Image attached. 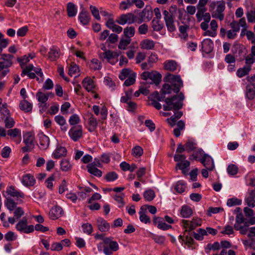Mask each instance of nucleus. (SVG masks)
<instances>
[{
  "label": "nucleus",
  "instance_id": "obj_31",
  "mask_svg": "<svg viewBox=\"0 0 255 255\" xmlns=\"http://www.w3.org/2000/svg\"><path fill=\"white\" fill-rule=\"evenodd\" d=\"M59 57V49L57 47L52 46L48 52V58L51 61H55Z\"/></svg>",
  "mask_w": 255,
  "mask_h": 255
},
{
  "label": "nucleus",
  "instance_id": "obj_24",
  "mask_svg": "<svg viewBox=\"0 0 255 255\" xmlns=\"http://www.w3.org/2000/svg\"><path fill=\"white\" fill-rule=\"evenodd\" d=\"M13 58V56L9 54L2 53L0 54V59L2 60L1 62L3 63L7 68L12 65V59Z\"/></svg>",
  "mask_w": 255,
  "mask_h": 255
},
{
  "label": "nucleus",
  "instance_id": "obj_43",
  "mask_svg": "<svg viewBox=\"0 0 255 255\" xmlns=\"http://www.w3.org/2000/svg\"><path fill=\"white\" fill-rule=\"evenodd\" d=\"M186 188V183L182 180L178 181L174 186V189L179 193H182L184 192Z\"/></svg>",
  "mask_w": 255,
  "mask_h": 255
},
{
  "label": "nucleus",
  "instance_id": "obj_10",
  "mask_svg": "<svg viewBox=\"0 0 255 255\" xmlns=\"http://www.w3.org/2000/svg\"><path fill=\"white\" fill-rule=\"evenodd\" d=\"M15 228L17 231L25 234H29L34 231V226L27 225V219L26 218H23L20 220L16 224Z\"/></svg>",
  "mask_w": 255,
  "mask_h": 255
},
{
  "label": "nucleus",
  "instance_id": "obj_50",
  "mask_svg": "<svg viewBox=\"0 0 255 255\" xmlns=\"http://www.w3.org/2000/svg\"><path fill=\"white\" fill-rule=\"evenodd\" d=\"M134 33L135 28L133 26L127 27L124 29V34L126 37L130 38L134 36Z\"/></svg>",
  "mask_w": 255,
  "mask_h": 255
},
{
  "label": "nucleus",
  "instance_id": "obj_51",
  "mask_svg": "<svg viewBox=\"0 0 255 255\" xmlns=\"http://www.w3.org/2000/svg\"><path fill=\"white\" fill-rule=\"evenodd\" d=\"M242 201L237 198H230L227 200V205L229 207H233L237 205H240L242 204Z\"/></svg>",
  "mask_w": 255,
  "mask_h": 255
},
{
  "label": "nucleus",
  "instance_id": "obj_3",
  "mask_svg": "<svg viewBox=\"0 0 255 255\" xmlns=\"http://www.w3.org/2000/svg\"><path fill=\"white\" fill-rule=\"evenodd\" d=\"M165 78L166 81L171 83V85L165 84L163 86L161 91L163 94H170L172 91L178 93L183 86V82L179 76L169 74Z\"/></svg>",
  "mask_w": 255,
  "mask_h": 255
},
{
  "label": "nucleus",
  "instance_id": "obj_37",
  "mask_svg": "<svg viewBox=\"0 0 255 255\" xmlns=\"http://www.w3.org/2000/svg\"><path fill=\"white\" fill-rule=\"evenodd\" d=\"M60 169L63 171H68L71 169L72 165L67 159H63L60 163Z\"/></svg>",
  "mask_w": 255,
  "mask_h": 255
},
{
  "label": "nucleus",
  "instance_id": "obj_52",
  "mask_svg": "<svg viewBox=\"0 0 255 255\" xmlns=\"http://www.w3.org/2000/svg\"><path fill=\"white\" fill-rule=\"evenodd\" d=\"M143 196L146 201H151L154 198L155 194L153 190L149 189L144 192Z\"/></svg>",
  "mask_w": 255,
  "mask_h": 255
},
{
  "label": "nucleus",
  "instance_id": "obj_54",
  "mask_svg": "<svg viewBox=\"0 0 255 255\" xmlns=\"http://www.w3.org/2000/svg\"><path fill=\"white\" fill-rule=\"evenodd\" d=\"M207 235L206 230L203 229H199L197 230V233H194V238L199 241L202 240L203 237Z\"/></svg>",
  "mask_w": 255,
  "mask_h": 255
},
{
  "label": "nucleus",
  "instance_id": "obj_34",
  "mask_svg": "<svg viewBox=\"0 0 255 255\" xmlns=\"http://www.w3.org/2000/svg\"><path fill=\"white\" fill-rule=\"evenodd\" d=\"M67 11L69 17H73L77 13V8L73 3L70 2L67 4Z\"/></svg>",
  "mask_w": 255,
  "mask_h": 255
},
{
  "label": "nucleus",
  "instance_id": "obj_38",
  "mask_svg": "<svg viewBox=\"0 0 255 255\" xmlns=\"http://www.w3.org/2000/svg\"><path fill=\"white\" fill-rule=\"evenodd\" d=\"M185 10L184 8L178 9L177 13H178L179 22L184 23L185 21H190V18L187 15L184 14Z\"/></svg>",
  "mask_w": 255,
  "mask_h": 255
},
{
  "label": "nucleus",
  "instance_id": "obj_18",
  "mask_svg": "<svg viewBox=\"0 0 255 255\" xmlns=\"http://www.w3.org/2000/svg\"><path fill=\"white\" fill-rule=\"evenodd\" d=\"M201 47L203 52L206 53H209L213 49V42L209 38H206L202 41L201 43Z\"/></svg>",
  "mask_w": 255,
  "mask_h": 255
},
{
  "label": "nucleus",
  "instance_id": "obj_13",
  "mask_svg": "<svg viewBox=\"0 0 255 255\" xmlns=\"http://www.w3.org/2000/svg\"><path fill=\"white\" fill-rule=\"evenodd\" d=\"M164 19L168 30L170 32H173L176 30V26L174 23V18L170 14L167 10H164Z\"/></svg>",
  "mask_w": 255,
  "mask_h": 255
},
{
  "label": "nucleus",
  "instance_id": "obj_32",
  "mask_svg": "<svg viewBox=\"0 0 255 255\" xmlns=\"http://www.w3.org/2000/svg\"><path fill=\"white\" fill-rule=\"evenodd\" d=\"M19 108L25 112H30L32 109V104L25 99L20 102Z\"/></svg>",
  "mask_w": 255,
  "mask_h": 255
},
{
  "label": "nucleus",
  "instance_id": "obj_16",
  "mask_svg": "<svg viewBox=\"0 0 255 255\" xmlns=\"http://www.w3.org/2000/svg\"><path fill=\"white\" fill-rule=\"evenodd\" d=\"M63 214L64 211L61 207L55 206L50 209L49 216L52 220H56L63 216Z\"/></svg>",
  "mask_w": 255,
  "mask_h": 255
},
{
  "label": "nucleus",
  "instance_id": "obj_62",
  "mask_svg": "<svg viewBox=\"0 0 255 255\" xmlns=\"http://www.w3.org/2000/svg\"><path fill=\"white\" fill-rule=\"evenodd\" d=\"M238 171V168L234 164L229 165L227 168V172L230 175H236Z\"/></svg>",
  "mask_w": 255,
  "mask_h": 255
},
{
  "label": "nucleus",
  "instance_id": "obj_61",
  "mask_svg": "<svg viewBox=\"0 0 255 255\" xmlns=\"http://www.w3.org/2000/svg\"><path fill=\"white\" fill-rule=\"evenodd\" d=\"M54 180L55 176L53 175H51L46 180L45 184L47 188L50 190L52 189Z\"/></svg>",
  "mask_w": 255,
  "mask_h": 255
},
{
  "label": "nucleus",
  "instance_id": "obj_21",
  "mask_svg": "<svg viewBox=\"0 0 255 255\" xmlns=\"http://www.w3.org/2000/svg\"><path fill=\"white\" fill-rule=\"evenodd\" d=\"M81 11L79 15V19L80 22L83 25H87L89 23L90 19V15L88 11L83 6L81 7Z\"/></svg>",
  "mask_w": 255,
  "mask_h": 255
},
{
  "label": "nucleus",
  "instance_id": "obj_60",
  "mask_svg": "<svg viewBox=\"0 0 255 255\" xmlns=\"http://www.w3.org/2000/svg\"><path fill=\"white\" fill-rule=\"evenodd\" d=\"M255 62V58L250 55L245 57V66L249 67L252 69V65Z\"/></svg>",
  "mask_w": 255,
  "mask_h": 255
},
{
  "label": "nucleus",
  "instance_id": "obj_33",
  "mask_svg": "<svg viewBox=\"0 0 255 255\" xmlns=\"http://www.w3.org/2000/svg\"><path fill=\"white\" fill-rule=\"evenodd\" d=\"M139 220L140 221L144 223L147 224L150 222V218L146 214V209L141 207L139 212Z\"/></svg>",
  "mask_w": 255,
  "mask_h": 255
},
{
  "label": "nucleus",
  "instance_id": "obj_19",
  "mask_svg": "<svg viewBox=\"0 0 255 255\" xmlns=\"http://www.w3.org/2000/svg\"><path fill=\"white\" fill-rule=\"evenodd\" d=\"M21 182L24 186L30 187L35 184L36 180L33 176L29 174H26L22 176Z\"/></svg>",
  "mask_w": 255,
  "mask_h": 255
},
{
  "label": "nucleus",
  "instance_id": "obj_55",
  "mask_svg": "<svg viewBox=\"0 0 255 255\" xmlns=\"http://www.w3.org/2000/svg\"><path fill=\"white\" fill-rule=\"evenodd\" d=\"M135 78L136 74L135 73H131L125 81L124 85L126 86H129L133 84L135 81Z\"/></svg>",
  "mask_w": 255,
  "mask_h": 255
},
{
  "label": "nucleus",
  "instance_id": "obj_64",
  "mask_svg": "<svg viewBox=\"0 0 255 255\" xmlns=\"http://www.w3.org/2000/svg\"><path fill=\"white\" fill-rule=\"evenodd\" d=\"M246 15L249 22L255 23V11L250 10L247 12Z\"/></svg>",
  "mask_w": 255,
  "mask_h": 255
},
{
  "label": "nucleus",
  "instance_id": "obj_42",
  "mask_svg": "<svg viewBox=\"0 0 255 255\" xmlns=\"http://www.w3.org/2000/svg\"><path fill=\"white\" fill-rule=\"evenodd\" d=\"M182 116V113L181 112H176L174 113V115L171 117L169 119H168V123L171 126H174L178 119L180 118Z\"/></svg>",
  "mask_w": 255,
  "mask_h": 255
},
{
  "label": "nucleus",
  "instance_id": "obj_7",
  "mask_svg": "<svg viewBox=\"0 0 255 255\" xmlns=\"http://www.w3.org/2000/svg\"><path fill=\"white\" fill-rule=\"evenodd\" d=\"M186 157L185 155L180 154H176L174 156V160L177 162L176 165V169L181 170L184 174L188 172L190 164V162L186 160Z\"/></svg>",
  "mask_w": 255,
  "mask_h": 255
},
{
  "label": "nucleus",
  "instance_id": "obj_1",
  "mask_svg": "<svg viewBox=\"0 0 255 255\" xmlns=\"http://www.w3.org/2000/svg\"><path fill=\"white\" fill-rule=\"evenodd\" d=\"M202 220L199 218H193L191 220H182L181 225L184 229L183 235L179 236V240L188 248H190L193 244L194 239L191 236L190 232L202 225Z\"/></svg>",
  "mask_w": 255,
  "mask_h": 255
},
{
  "label": "nucleus",
  "instance_id": "obj_12",
  "mask_svg": "<svg viewBox=\"0 0 255 255\" xmlns=\"http://www.w3.org/2000/svg\"><path fill=\"white\" fill-rule=\"evenodd\" d=\"M70 137L74 141L81 138L83 135V128L81 125L72 127L68 132Z\"/></svg>",
  "mask_w": 255,
  "mask_h": 255
},
{
  "label": "nucleus",
  "instance_id": "obj_29",
  "mask_svg": "<svg viewBox=\"0 0 255 255\" xmlns=\"http://www.w3.org/2000/svg\"><path fill=\"white\" fill-rule=\"evenodd\" d=\"M34 136L31 132H27L23 134V141L28 146L34 145Z\"/></svg>",
  "mask_w": 255,
  "mask_h": 255
},
{
  "label": "nucleus",
  "instance_id": "obj_11",
  "mask_svg": "<svg viewBox=\"0 0 255 255\" xmlns=\"http://www.w3.org/2000/svg\"><path fill=\"white\" fill-rule=\"evenodd\" d=\"M119 55L120 53L117 52L107 50L100 54V57L103 59H106L111 64H115L118 61Z\"/></svg>",
  "mask_w": 255,
  "mask_h": 255
},
{
  "label": "nucleus",
  "instance_id": "obj_39",
  "mask_svg": "<svg viewBox=\"0 0 255 255\" xmlns=\"http://www.w3.org/2000/svg\"><path fill=\"white\" fill-rule=\"evenodd\" d=\"M251 69L250 67L245 65L242 68L238 69L236 72L237 76L239 78L243 77L247 75L251 71Z\"/></svg>",
  "mask_w": 255,
  "mask_h": 255
},
{
  "label": "nucleus",
  "instance_id": "obj_4",
  "mask_svg": "<svg viewBox=\"0 0 255 255\" xmlns=\"http://www.w3.org/2000/svg\"><path fill=\"white\" fill-rule=\"evenodd\" d=\"M225 2L223 0L213 1L210 3L209 11L213 18L222 21L224 19V11L226 8Z\"/></svg>",
  "mask_w": 255,
  "mask_h": 255
},
{
  "label": "nucleus",
  "instance_id": "obj_36",
  "mask_svg": "<svg viewBox=\"0 0 255 255\" xmlns=\"http://www.w3.org/2000/svg\"><path fill=\"white\" fill-rule=\"evenodd\" d=\"M164 66L165 69L167 70L174 71L177 68V64L175 61L170 60L166 61L164 63Z\"/></svg>",
  "mask_w": 255,
  "mask_h": 255
},
{
  "label": "nucleus",
  "instance_id": "obj_48",
  "mask_svg": "<svg viewBox=\"0 0 255 255\" xmlns=\"http://www.w3.org/2000/svg\"><path fill=\"white\" fill-rule=\"evenodd\" d=\"M3 121L5 127L7 128H12L15 125V121L10 116L3 118Z\"/></svg>",
  "mask_w": 255,
  "mask_h": 255
},
{
  "label": "nucleus",
  "instance_id": "obj_57",
  "mask_svg": "<svg viewBox=\"0 0 255 255\" xmlns=\"http://www.w3.org/2000/svg\"><path fill=\"white\" fill-rule=\"evenodd\" d=\"M82 228L84 233L89 235H91L93 231L92 225L88 223L83 224Z\"/></svg>",
  "mask_w": 255,
  "mask_h": 255
},
{
  "label": "nucleus",
  "instance_id": "obj_28",
  "mask_svg": "<svg viewBox=\"0 0 255 255\" xmlns=\"http://www.w3.org/2000/svg\"><path fill=\"white\" fill-rule=\"evenodd\" d=\"M98 126V121L97 119L91 115L88 119V129L90 132H93L96 130Z\"/></svg>",
  "mask_w": 255,
  "mask_h": 255
},
{
  "label": "nucleus",
  "instance_id": "obj_23",
  "mask_svg": "<svg viewBox=\"0 0 255 255\" xmlns=\"http://www.w3.org/2000/svg\"><path fill=\"white\" fill-rule=\"evenodd\" d=\"M97 225L99 230L102 232L108 231L110 229L109 224L101 217L97 219Z\"/></svg>",
  "mask_w": 255,
  "mask_h": 255
},
{
  "label": "nucleus",
  "instance_id": "obj_40",
  "mask_svg": "<svg viewBox=\"0 0 255 255\" xmlns=\"http://www.w3.org/2000/svg\"><path fill=\"white\" fill-rule=\"evenodd\" d=\"M255 192L252 191L248 197L246 198L245 202L246 204L252 208L255 206Z\"/></svg>",
  "mask_w": 255,
  "mask_h": 255
},
{
  "label": "nucleus",
  "instance_id": "obj_46",
  "mask_svg": "<svg viewBox=\"0 0 255 255\" xmlns=\"http://www.w3.org/2000/svg\"><path fill=\"white\" fill-rule=\"evenodd\" d=\"M133 5V0H126L121 1L119 8L122 10H125Z\"/></svg>",
  "mask_w": 255,
  "mask_h": 255
},
{
  "label": "nucleus",
  "instance_id": "obj_63",
  "mask_svg": "<svg viewBox=\"0 0 255 255\" xmlns=\"http://www.w3.org/2000/svg\"><path fill=\"white\" fill-rule=\"evenodd\" d=\"M131 73L133 72L128 69H123L120 74L119 75V78L121 80H124L126 78H128V77L129 76V75H130Z\"/></svg>",
  "mask_w": 255,
  "mask_h": 255
},
{
  "label": "nucleus",
  "instance_id": "obj_14",
  "mask_svg": "<svg viewBox=\"0 0 255 255\" xmlns=\"http://www.w3.org/2000/svg\"><path fill=\"white\" fill-rule=\"evenodd\" d=\"M82 85L83 88L88 92L94 93L96 88L95 82L89 77H87L83 80Z\"/></svg>",
  "mask_w": 255,
  "mask_h": 255
},
{
  "label": "nucleus",
  "instance_id": "obj_26",
  "mask_svg": "<svg viewBox=\"0 0 255 255\" xmlns=\"http://www.w3.org/2000/svg\"><path fill=\"white\" fill-rule=\"evenodd\" d=\"M40 147L42 149H47L50 144V139L46 135L41 133L39 135Z\"/></svg>",
  "mask_w": 255,
  "mask_h": 255
},
{
  "label": "nucleus",
  "instance_id": "obj_30",
  "mask_svg": "<svg viewBox=\"0 0 255 255\" xmlns=\"http://www.w3.org/2000/svg\"><path fill=\"white\" fill-rule=\"evenodd\" d=\"M193 214V210L189 206L184 205L181 207L180 215L183 218H189Z\"/></svg>",
  "mask_w": 255,
  "mask_h": 255
},
{
  "label": "nucleus",
  "instance_id": "obj_45",
  "mask_svg": "<svg viewBox=\"0 0 255 255\" xmlns=\"http://www.w3.org/2000/svg\"><path fill=\"white\" fill-rule=\"evenodd\" d=\"M143 153V149L138 145L134 146L131 150V154L135 157L138 158L140 157Z\"/></svg>",
  "mask_w": 255,
  "mask_h": 255
},
{
  "label": "nucleus",
  "instance_id": "obj_49",
  "mask_svg": "<svg viewBox=\"0 0 255 255\" xmlns=\"http://www.w3.org/2000/svg\"><path fill=\"white\" fill-rule=\"evenodd\" d=\"M80 121V117L75 114L71 116L69 119V124L73 127L79 124Z\"/></svg>",
  "mask_w": 255,
  "mask_h": 255
},
{
  "label": "nucleus",
  "instance_id": "obj_56",
  "mask_svg": "<svg viewBox=\"0 0 255 255\" xmlns=\"http://www.w3.org/2000/svg\"><path fill=\"white\" fill-rule=\"evenodd\" d=\"M90 68L94 70H100L101 67V63L98 59H93L91 60L90 64Z\"/></svg>",
  "mask_w": 255,
  "mask_h": 255
},
{
  "label": "nucleus",
  "instance_id": "obj_9",
  "mask_svg": "<svg viewBox=\"0 0 255 255\" xmlns=\"http://www.w3.org/2000/svg\"><path fill=\"white\" fill-rule=\"evenodd\" d=\"M141 78L144 80H150L154 83L158 84L161 81V75L156 71H144L141 74Z\"/></svg>",
  "mask_w": 255,
  "mask_h": 255
},
{
  "label": "nucleus",
  "instance_id": "obj_47",
  "mask_svg": "<svg viewBox=\"0 0 255 255\" xmlns=\"http://www.w3.org/2000/svg\"><path fill=\"white\" fill-rule=\"evenodd\" d=\"M4 204L7 209L10 212L14 211V209L17 207L16 203L10 198H7L6 199V201Z\"/></svg>",
  "mask_w": 255,
  "mask_h": 255
},
{
  "label": "nucleus",
  "instance_id": "obj_6",
  "mask_svg": "<svg viewBox=\"0 0 255 255\" xmlns=\"http://www.w3.org/2000/svg\"><path fill=\"white\" fill-rule=\"evenodd\" d=\"M195 159H199V160L203 164V165L209 171H212L215 167L213 159L208 154L205 153L204 151L200 149L192 155Z\"/></svg>",
  "mask_w": 255,
  "mask_h": 255
},
{
  "label": "nucleus",
  "instance_id": "obj_58",
  "mask_svg": "<svg viewBox=\"0 0 255 255\" xmlns=\"http://www.w3.org/2000/svg\"><path fill=\"white\" fill-rule=\"evenodd\" d=\"M36 97L38 102L42 104L45 103L48 99V95L40 92L37 93Z\"/></svg>",
  "mask_w": 255,
  "mask_h": 255
},
{
  "label": "nucleus",
  "instance_id": "obj_35",
  "mask_svg": "<svg viewBox=\"0 0 255 255\" xmlns=\"http://www.w3.org/2000/svg\"><path fill=\"white\" fill-rule=\"evenodd\" d=\"M88 171L91 174L98 177H101L102 175V172L97 168L94 165L93 163L89 164L87 166Z\"/></svg>",
  "mask_w": 255,
  "mask_h": 255
},
{
  "label": "nucleus",
  "instance_id": "obj_15",
  "mask_svg": "<svg viewBox=\"0 0 255 255\" xmlns=\"http://www.w3.org/2000/svg\"><path fill=\"white\" fill-rule=\"evenodd\" d=\"M7 134L10 138L14 140L17 144L19 143L21 141V130L17 128L7 130Z\"/></svg>",
  "mask_w": 255,
  "mask_h": 255
},
{
  "label": "nucleus",
  "instance_id": "obj_20",
  "mask_svg": "<svg viewBox=\"0 0 255 255\" xmlns=\"http://www.w3.org/2000/svg\"><path fill=\"white\" fill-rule=\"evenodd\" d=\"M189 21H185L183 25H180V22H178L179 30L180 34V36L182 39H186L188 36L187 31L189 30Z\"/></svg>",
  "mask_w": 255,
  "mask_h": 255
},
{
  "label": "nucleus",
  "instance_id": "obj_41",
  "mask_svg": "<svg viewBox=\"0 0 255 255\" xmlns=\"http://www.w3.org/2000/svg\"><path fill=\"white\" fill-rule=\"evenodd\" d=\"M105 244L108 245L110 249L113 251H117L119 250V245L117 242L113 241L109 238L104 240Z\"/></svg>",
  "mask_w": 255,
  "mask_h": 255
},
{
  "label": "nucleus",
  "instance_id": "obj_44",
  "mask_svg": "<svg viewBox=\"0 0 255 255\" xmlns=\"http://www.w3.org/2000/svg\"><path fill=\"white\" fill-rule=\"evenodd\" d=\"M130 38L125 37L122 38L120 39L118 47L120 49L125 50L126 49L128 45L130 43Z\"/></svg>",
  "mask_w": 255,
  "mask_h": 255
},
{
  "label": "nucleus",
  "instance_id": "obj_22",
  "mask_svg": "<svg viewBox=\"0 0 255 255\" xmlns=\"http://www.w3.org/2000/svg\"><path fill=\"white\" fill-rule=\"evenodd\" d=\"M6 192L8 195L15 199H18L19 198H23L24 197V194L23 192L19 190H16L12 186L9 187L7 189Z\"/></svg>",
  "mask_w": 255,
  "mask_h": 255
},
{
  "label": "nucleus",
  "instance_id": "obj_2",
  "mask_svg": "<svg viewBox=\"0 0 255 255\" xmlns=\"http://www.w3.org/2000/svg\"><path fill=\"white\" fill-rule=\"evenodd\" d=\"M34 57V54H30L28 56L24 55L22 58L17 59V61L20 64L21 67L23 68L21 74L22 77L26 75L29 78L34 79L36 77L35 74H36L37 76H40V78H42L43 76L41 69L40 67H35L33 65L30 64L23 68V66Z\"/></svg>",
  "mask_w": 255,
  "mask_h": 255
},
{
  "label": "nucleus",
  "instance_id": "obj_59",
  "mask_svg": "<svg viewBox=\"0 0 255 255\" xmlns=\"http://www.w3.org/2000/svg\"><path fill=\"white\" fill-rule=\"evenodd\" d=\"M5 239L8 242L15 241L17 238V235L13 232L9 231L4 235Z\"/></svg>",
  "mask_w": 255,
  "mask_h": 255
},
{
  "label": "nucleus",
  "instance_id": "obj_8",
  "mask_svg": "<svg viewBox=\"0 0 255 255\" xmlns=\"http://www.w3.org/2000/svg\"><path fill=\"white\" fill-rule=\"evenodd\" d=\"M116 22L121 25H125L126 24H132L134 22H137L138 23H140L142 22L141 19L137 20L136 16L133 13L129 12L126 14H123L118 17Z\"/></svg>",
  "mask_w": 255,
  "mask_h": 255
},
{
  "label": "nucleus",
  "instance_id": "obj_5",
  "mask_svg": "<svg viewBox=\"0 0 255 255\" xmlns=\"http://www.w3.org/2000/svg\"><path fill=\"white\" fill-rule=\"evenodd\" d=\"M184 99V95L180 93L178 96L171 98H166L165 100V104L163 108L164 111H177L182 107V101Z\"/></svg>",
  "mask_w": 255,
  "mask_h": 255
},
{
  "label": "nucleus",
  "instance_id": "obj_17",
  "mask_svg": "<svg viewBox=\"0 0 255 255\" xmlns=\"http://www.w3.org/2000/svg\"><path fill=\"white\" fill-rule=\"evenodd\" d=\"M155 42L149 39H144L139 43V47L141 49L150 50L154 49Z\"/></svg>",
  "mask_w": 255,
  "mask_h": 255
},
{
  "label": "nucleus",
  "instance_id": "obj_25",
  "mask_svg": "<svg viewBox=\"0 0 255 255\" xmlns=\"http://www.w3.org/2000/svg\"><path fill=\"white\" fill-rule=\"evenodd\" d=\"M55 122L61 127L62 131H66L68 129L66 121L64 117L61 115L56 116L54 118Z\"/></svg>",
  "mask_w": 255,
  "mask_h": 255
},
{
  "label": "nucleus",
  "instance_id": "obj_27",
  "mask_svg": "<svg viewBox=\"0 0 255 255\" xmlns=\"http://www.w3.org/2000/svg\"><path fill=\"white\" fill-rule=\"evenodd\" d=\"M67 154V150L65 147L59 146L56 147L54 151L52 156L55 159L59 158L62 156H65Z\"/></svg>",
  "mask_w": 255,
  "mask_h": 255
},
{
  "label": "nucleus",
  "instance_id": "obj_53",
  "mask_svg": "<svg viewBox=\"0 0 255 255\" xmlns=\"http://www.w3.org/2000/svg\"><path fill=\"white\" fill-rule=\"evenodd\" d=\"M79 68L76 64H73L70 66L69 70V74L71 76L76 77L79 75Z\"/></svg>",
  "mask_w": 255,
  "mask_h": 255
}]
</instances>
